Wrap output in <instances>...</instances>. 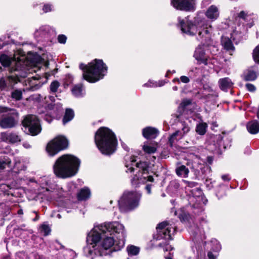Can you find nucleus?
I'll use <instances>...</instances> for the list:
<instances>
[{
  "mask_svg": "<svg viewBox=\"0 0 259 259\" xmlns=\"http://www.w3.org/2000/svg\"><path fill=\"white\" fill-rule=\"evenodd\" d=\"M221 43L224 48L227 51H229L230 54L234 51L235 47L230 39L228 37L223 36L222 37Z\"/></svg>",
  "mask_w": 259,
  "mask_h": 259,
  "instance_id": "nucleus-28",
  "label": "nucleus"
},
{
  "mask_svg": "<svg viewBox=\"0 0 259 259\" xmlns=\"http://www.w3.org/2000/svg\"><path fill=\"white\" fill-rule=\"evenodd\" d=\"M222 179L224 180V181H229L230 180V178H229V175H223L222 176Z\"/></svg>",
  "mask_w": 259,
  "mask_h": 259,
  "instance_id": "nucleus-56",
  "label": "nucleus"
},
{
  "mask_svg": "<svg viewBox=\"0 0 259 259\" xmlns=\"http://www.w3.org/2000/svg\"><path fill=\"white\" fill-rule=\"evenodd\" d=\"M0 62L4 67H10L11 72H14V75L0 78V90L2 91L11 90L20 81V77H26L29 72V62L21 50H18L13 57L2 54L0 56Z\"/></svg>",
  "mask_w": 259,
  "mask_h": 259,
  "instance_id": "nucleus-2",
  "label": "nucleus"
},
{
  "mask_svg": "<svg viewBox=\"0 0 259 259\" xmlns=\"http://www.w3.org/2000/svg\"><path fill=\"white\" fill-rule=\"evenodd\" d=\"M23 145L26 149H29L31 147V146L28 142H24Z\"/></svg>",
  "mask_w": 259,
  "mask_h": 259,
  "instance_id": "nucleus-59",
  "label": "nucleus"
},
{
  "mask_svg": "<svg viewBox=\"0 0 259 259\" xmlns=\"http://www.w3.org/2000/svg\"><path fill=\"white\" fill-rule=\"evenodd\" d=\"M212 125L214 127H217L218 126V124L217 123V122H215H215H212Z\"/></svg>",
  "mask_w": 259,
  "mask_h": 259,
  "instance_id": "nucleus-62",
  "label": "nucleus"
},
{
  "mask_svg": "<svg viewBox=\"0 0 259 259\" xmlns=\"http://www.w3.org/2000/svg\"><path fill=\"white\" fill-rule=\"evenodd\" d=\"M178 89V87L177 86H174L172 87V90L175 91H177Z\"/></svg>",
  "mask_w": 259,
  "mask_h": 259,
  "instance_id": "nucleus-63",
  "label": "nucleus"
},
{
  "mask_svg": "<svg viewBox=\"0 0 259 259\" xmlns=\"http://www.w3.org/2000/svg\"><path fill=\"white\" fill-rule=\"evenodd\" d=\"M205 16L211 21L217 20L219 17V11L218 8L215 6H211L206 11Z\"/></svg>",
  "mask_w": 259,
  "mask_h": 259,
  "instance_id": "nucleus-24",
  "label": "nucleus"
},
{
  "mask_svg": "<svg viewBox=\"0 0 259 259\" xmlns=\"http://www.w3.org/2000/svg\"><path fill=\"white\" fill-rule=\"evenodd\" d=\"M205 185L209 189L213 187L212 185V181L210 179H207L205 180Z\"/></svg>",
  "mask_w": 259,
  "mask_h": 259,
  "instance_id": "nucleus-52",
  "label": "nucleus"
},
{
  "mask_svg": "<svg viewBox=\"0 0 259 259\" xmlns=\"http://www.w3.org/2000/svg\"><path fill=\"white\" fill-rule=\"evenodd\" d=\"M79 159L72 155H63L59 157L53 165L55 176L61 179H68L74 176L80 166Z\"/></svg>",
  "mask_w": 259,
  "mask_h": 259,
  "instance_id": "nucleus-4",
  "label": "nucleus"
},
{
  "mask_svg": "<svg viewBox=\"0 0 259 259\" xmlns=\"http://www.w3.org/2000/svg\"><path fill=\"white\" fill-rule=\"evenodd\" d=\"M60 83L57 80L53 81L50 84V88L51 92L55 93L57 92Z\"/></svg>",
  "mask_w": 259,
  "mask_h": 259,
  "instance_id": "nucleus-43",
  "label": "nucleus"
},
{
  "mask_svg": "<svg viewBox=\"0 0 259 259\" xmlns=\"http://www.w3.org/2000/svg\"><path fill=\"white\" fill-rule=\"evenodd\" d=\"M0 116H4L0 119V126L3 128H11L16 124L15 110L6 107L0 106Z\"/></svg>",
  "mask_w": 259,
  "mask_h": 259,
  "instance_id": "nucleus-12",
  "label": "nucleus"
},
{
  "mask_svg": "<svg viewBox=\"0 0 259 259\" xmlns=\"http://www.w3.org/2000/svg\"><path fill=\"white\" fill-rule=\"evenodd\" d=\"M200 228L197 225L193 224L189 227V231L193 237L198 240L205 238L204 228L207 227V221L206 218H202L200 220Z\"/></svg>",
  "mask_w": 259,
  "mask_h": 259,
  "instance_id": "nucleus-15",
  "label": "nucleus"
},
{
  "mask_svg": "<svg viewBox=\"0 0 259 259\" xmlns=\"http://www.w3.org/2000/svg\"><path fill=\"white\" fill-rule=\"evenodd\" d=\"M151 185H147L145 187V189L149 194H151Z\"/></svg>",
  "mask_w": 259,
  "mask_h": 259,
  "instance_id": "nucleus-55",
  "label": "nucleus"
},
{
  "mask_svg": "<svg viewBox=\"0 0 259 259\" xmlns=\"http://www.w3.org/2000/svg\"><path fill=\"white\" fill-rule=\"evenodd\" d=\"M14 168L17 169L18 171L21 170H25L26 167L23 164H21L20 162H16Z\"/></svg>",
  "mask_w": 259,
  "mask_h": 259,
  "instance_id": "nucleus-48",
  "label": "nucleus"
},
{
  "mask_svg": "<svg viewBox=\"0 0 259 259\" xmlns=\"http://www.w3.org/2000/svg\"><path fill=\"white\" fill-rule=\"evenodd\" d=\"M11 97L15 100H20L22 99V93L20 90H15L11 93Z\"/></svg>",
  "mask_w": 259,
  "mask_h": 259,
  "instance_id": "nucleus-41",
  "label": "nucleus"
},
{
  "mask_svg": "<svg viewBox=\"0 0 259 259\" xmlns=\"http://www.w3.org/2000/svg\"><path fill=\"white\" fill-rule=\"evenodd\" d=\"M22 130L27 134L36 136L41 131L39 121L34 115H29L25 117L22 121Z\"/></svg>",
  "mask_w": 259,
  "mask_h": 259,
  "instance_id": "nucleus-11",
  "label": "nucleus"
},
{
  "mask_svg": "<svg viewBox=\"0 0 259 259\" xmlns=\"http://www.w3.org/2000/svg\"><path fill=\"white\" fill-rule=\"evenodd\" d=\"M180 81L183 83H187L190 81V79L186 76H182L180 77Z\"/></svg>",
  "mask_w": 259,
  "mask_h": 259,
  "instance_id": "nucleus-53",
  "label": "nucleus"
},
{
  "mask_svg": "<svg viewBox=\"0 0 259 259\" xmlns=\"http://www.w3.org/2000/svg\"><path fill=\"white\" fill-rule=\"evenodd\" d=\"M171 5L177 10L192 12L196 8V0H171Z\"/></svg>",
  "mask_w": 259,
  "mask_h": 259,
  "instance_id": "nucleus-16",
  "label": "nucleus"
},
{
  "mask_svg": "<svg viewBox=\"0 0 259 259\" xmlns=\"http://www.w3.org/2000/svg\"><path fill=\"white\" fill-rule=\"evenodd\" d=\"M245 87L247 90L250 92H254L256 89L255 86L251 83L246 84Z\"/></svg>",
  "mask_w": 259,
  "mask_h": 259,
  "instance_id": "nucleus-50",
  "label": "nucleus"
},
{
  "mask_svg": "<svg viewBox=\"0 0 259 259\" xmlns=\"http://www.w3.org/2000/svg\"><path fill=\"white\" fill-rule=\"evenodd\" d=\"M126 236L124 226L118 222L96 225L88 235L84 252L87 256L110 255L124 246Z\"/></svg>",
  "mask_w": 259,
  "mask_h": 259,
  "instance_id": "nucleus-1",
  "label": "nucleus"
},
{
  "mask_svg": "<svg viewBox=\"0 0 259 259\" xmlns=\"http://www.w3.org/2000/svg\"><path fill=\"white\" fill-rule=\"evenodd\" d=\"M158 134L159 132L156 128L150 126L146 127L142 130L143 136L147 139H155Z\"/></svg>",
  "mask_w": 259,
  "mask_h": 259,
  "instance_id": "nucleus-23",
  "label": "nucleus"
},
{
  "mask_svg": "<svg viewBox=\"0 0 259 259\" xmlns=\"http://www.w3.org/2000/svg\"><path fill=\"white\" fill-rule=\"evenodd\" d=\"M258 74V69L256 67H252L248 68L244 72V79L247 81H253L256 79Z\"/></svg>",
  "mask_w": 259,
  "mask_h": 259,
  "instance_id": "nucleus-22",
  "label": "nucleus"
},
{
  "mask_svg": "<svg viewBox=\"0 0 259 259\" xmlns=\"http://www.w3.org/2000/svg\"><path fill=\"white\" fill-rule=\"evenodd\" d=\"M211 243L212 244L211 249L214 252H217L221 250V246L218 240H217L216 239H213L211 241Z\"/></svg>",
  "mask_w": 259,
  "mask_h": 259,
  "instance_id": "nucleus-42",
  "label": "nucleus"
},
{
  "mask_svg": "<svg viewBox=\"0 0 259 259\" xmlns=\"http://www.w3.org/2000/svg\"><path fill=\"white\" fill-rule=\"evenodd\" d=\"M248 132L251 134H256L259 132V122L257 120H252L246 124Z\"/></svg>",
  "mask_w": 259,
  "mask_h": 259,
  "instance_id": "nucleus-26",
  "label": "nucleus"
},
{
  "mask_svg": "<svg viewBox=\"0 0 259 259\" xmlns=\"http://www.w3.org/2000/svg\"><path fill=\"white\" fill-rule=\"evenodd\" d=\"M192 168L196 171L199 172L200 171H201L202 173H204L203 169L206 168V169L208 170L209 172L210 171L211 168L210 167L206 165H205L203 164H202L199 161H193L192 163Z\"/></svg>",
  "mask_w": 259,
  "mask_h": 259,
  "instance_id": "nucleus-29",
  "label": "nucleus"
},
{
  "mask_svg": "<svg viewBox=\"0 0 259 259\" xmlns=\"http://www.w3.org/2000/svg\"><path fill=\"white\" fill-rule=\"evenodd\" d=\"M54 97L52 96H48L43 97L42 96L40 95H35L33 96V99L37 101V102L41 103L42 106H45V105L50 104L49 102V100L53 101L54 100Z\"/></svg>",
  "mask_w": 259,
  "mask_h": 259,
  "instance_id": "nucleus-30",
  "label": "nucleus"
},
{
  "mask_svg": "<svg viewBox=\"0 0 259 259\" xmlns=\"http://www.w3.org/2000/svg\"><path fill=\"white\" fill-rule=\"evenodd\" d=\"M58 41L59 43L64 44L66 43L67 37L63 34H60L58 36Z\"/></svg>",
  "mask_w": 259,
  "mask_h": 259,
  "instance_id": "nucleus-49",
  "label": "nucleus"
},
{
  "mask_svg": "<svg viewBox=\"0 0 259 259\" xmlns=\"http://www.w3.org/2000/svg\"><path fill=\"white\" fill-rule=\"evenodd\" d=\"M172 247H171V246L170 245H168V244L166 245L164 248H163V250L164 251H168L169 250H172Z\"/></svg>",
  "mask_w": 259,
  "mask_h": 259,
  "instance_id": "nucleus-57",
  "label": "nucleus"
},
{
  "mask_svg": "<svg viewBox=\"0 0 259 259\" xmlns=\"http://www.w3.org/2000/svg\"><path fill=\"white\" fill-rule=\"evenodd\" d=\"M207 256L209 259H216L217 255L213 254L211 251H209L207 253Z\"/></svg>",
  "mask_w": 259,
  "mask_h": 259,
  "instance_id": "nucleus-54",
  "label": "nucleus"
},
{
  "mask_svg": "<svg viewBox=\"0 0 259 259\" xmlns=\"http://www.w3.org/2000/svg\"><path fill=\"white\" fill-rule=\"evenodd\" d=\"M91 195L90 190L87 187H84L78 192L77 197L78 200L85 201L90 198Z\"/></svg>",
  "mask_w": 259,
  "mask_h": 259,
  "instance_id": "nucleus-27",
  "label": "nucleus"
},
{
  "mask_svg": "<svg viewBox=\"0 0 259 259\" xmlns=\"http://www.w3.org/2000/svg\"><path fill=\"white\" fill-rule=\"evenodd\" d=\"M236 20L242 23L243 26L247 28L251 27L253 25L252 15L244 11H241L238 15Z\"/></svg>",
  "mask_w": 259,
  "mask_h": 259,
  "instance_id": "nucleus-19",
  "label": "nucleus"
},
{
  "mask_svg": "<svg viewBox=\"0 0 259 259\" xmlns=\"http://www.w3.org/2000/svg\"><path fill=\"white\" fill-rule=\"evenodd\" d=\"M79 68L83 70V78L92 83L102 79L107 72V66L103 60L97 59L87 65L80 64Z\"/></svg>",
  "mask_w": 259,
  "mask_h": 259,
  "instance_id": "nucleus-7",
  "label": "nucleus"
},
{
  "mask_svg": "<svg viewBox=\"0 0 259 259\" xmlns=\"http://www.w3.org/2000/svg\"><path fill=\"white\" fill-rule=\"evenodd\" d=\"M11 163V160L7 156H0V169L10 167Z\"/></svg>",
  "mask_w": 259,
  "mask_h": 259,
  "instance_id": "nucleus-34",
  "label": "nucleus"
},
{
  "mask_svg": "<svg viewBox=\"0 0 259 259\" xmlns=\"http://www.w3.org/2000/svg\"><path fill=\"white\" fill-rule=\"evenodd\" d=\"M165 83L164 80H160L158 82L149 80L147 82L144 84L143 86L146 88H155L163 86Z\"/></svg>",
  "mask_w": 259,
  "mask_h": 259,
  "instance_id": "nucleus-37",
  "label": "nucleus"
},
{
  "mask_svg": "<svg viewBox=\"0 0 259 259\" xmlns=\"http://www.w3.org/2000/svg\"><path fill=\"white\" fill-rule=\"evenodd\" d=\"M215 139L218 141V148H220L222 146V140H223V137L221 135H217L215 136Z\"/></svg>",
  "mask_w": 259,
  "mask_h": 259,
  "instance_id": "nucleus-51",
  "label": "nucleus"
},
{
  "mask_svg": "<svg viewBox=\"0 0 259 259\" xmlns=\"http://www.w3.org/2000/svg\"><path fill=\"white\" fill-rule=\"evenodd\" d=\"M125 166L126 168V172H133L136 167L137 174L131 179L132 185L137 186L139 184L147 182H152L154 179L152 176L149 175V165L146 161L136 162V157L126 156L125 159Z\"/></svg>",
  "mask_w": 259,
  "mask_h": 259,
  "instance_id": "nucleus-5",
  "label": "nucleus"
},
{
  "mask_svg": "<svg viewBox=\"0 0 259 259\" xmlns=\"http://www.w3.org/2000/svg\"><path fill=\"white\" fill-rule=\"evenodd\" d=\"M183 127L182 128L181 132L182 133V135H183V137L187 134L190 130V127L189 126L188 124H186L185 122H184L182 124Z\"/></svg>",
  "mask_w": 259,
  "mask_h": 259,
  "instance_id": "nucleus-47",
  "label": "nucleus"
},
{
  "mask_svg": "<svg viewBox=\"0 0 259 259\" xmlns=\"http://www.w3.org/2000/svg\"><path fill=\"white\" fill-rule=\"evenodd\" d=\"M55 34V30L53 28L49 25H44L35 31L34 36L37 41H43L49 39Z\"/></svg>",
  "mask_w": 259,
  "mask_h": 259,
  "instance_id": "nucleus-17",
  "label": "nucleus"
},
{
  "mask_svg": "<svg viewBox=\"0 0 259 259\" xmlns=\"http://www.w3.org/2000/svg\"><path fill=\"white\" fill-rule=\"evenodd\" d=\"M54 10V7L52 4H45L42 8V11L44 13H48Z\"/></svg>",
  "mask_w": 259,
  "mask_h": 259,
  "instance_id": "nucleus-46",
  "label": "nucleus"
},
{
  "mask_svg": "<svg viewBox=\"0 0 259 259\" xmlns=\"http://www.w3.org/2000/svg\"><path fill=\"white\" fill-rule=\"evenodd\" d=\"M157 234L155 236L156 240H172V236L176 231V227L174 224L167 221L159 223L156 227Z\"/></svg>",
  "mask_w": 259,
  "mask_h": 259,
  "instance_id": "nucleus-13",
  "label": "nucleus"
},
{
  "mask_svg": "<svg viewBox=\"0 0 259 259\" xmlns=\"http://www.w3.org/2000/svg\"><path fill=\"white\" fill-rule=\"evenodd\" d=\"M30 89L32 91L36 90L39 89L43 84L41 81H39L37 77H33L30 80Z\"/></svg>",
  "mask_w": 259,
  "mask_h": 259,
  "instance_id": "nucleus-33",
  "label": "nucleus"
},
{
  "mask_svg": "<svg viewBox=\"0 0 259 259\" xmlns=\"http://www.w3.org/2000/svg\"><path fill=\"white\" fill-rule=\"evenodd\" d=\"M253 58L254 61L259 64V45L253 50Z\"/></svg>",
  "mask_w": 259,
  "mask_h": 259,
  "instance_id": "nucleus-45",
  "label": "nucleus"
},
{
  "mask_svg": "<svg viewBox=\"0 0 259 259\" xmlns=\"http://www.w3.org/2000/svg\"><path fill=\"white\" fill-rule=\"evenodd\" d=\"M219 84L222 90L227 91L232 87L233 83L229 77H225L219 79Z\"/></svg>",
  "mask_w": 259,
  "mask_h": 259,
  "instance_id": "nucleus-25",
  "label": "nucleus"
},
{
  "mask_svg": "<svg viewBox=\"0 0 259 259\" xmlns=\"http://www.w3.org/2000/svg\"><path fill=\"white\" fill-rule=\"evenodd\" d=\"M95 141L103 154L110 155L115 151L117 140L114 134L108 128L100 127L96 133Z\"/></svg>",
  "mask_w": 259,
  "mask_h": 259,
  "instance_id": "nucleus-6",
  "label": "nucleus"
},
{
  "mask_svg": "<svg viewBox=\"0 0 259 259\" xmlns=\"http://www.w3.org/2000/svg\"><path fill=\"white\" fill-rule=\"evenodd\" d=\"M72 94L76 97H82L85 94L84 89L81 84L75 85L71 90Z\"/></svg>",
  "mask_w": 259,
  "mask_h": 259,
  "instance_id": "nucleus-31",
  "label": "nucleus"
},
{
  "mask_svg": "<svg viewBox=\"0 0 259 259\" xmlns=\"http://www.w3.org/2000/svg\"><path fill=\"white\" fill-rule=\"evenodd\" d=\"M257 117L259 119V106H258V110L257 112Z\"/></svg>",
  "mask_w": 259,
  "mask_h": 259,
  "instance_id": "nucleus-64",
  "label": "nucleus"
},
{
  "mask_svg": "<svg viewBox=\"0 0 259 259\" xmlns=\"http://www.w3.org/2000/svg\"><path fill=\"white\" fill-rule=\"evenodd\" d=\"M143 149L146 153H154L156 150V147L155 145H151L150 144L145 143L143 146Z\"/></svg>",
  "mask_w": 259,
  "mask_h": 259,
  "instance_id": "nucleus-39",
  "label": "nucleus"
},
{
  "mask_svg": "<svg viewBox=\"0 0 259 259\" xmlns=\"http://www.w3.org/2000/svg\"><path fill=\"white\" fill-rule=\"evenodd\" d=\"M180 79H179L178 78H174L172 80L174 82H178V83L180 82Z\"/></svg>",
  "mask_w": 259,
  "mask_h": 259,
  "instance_id": "nucleus-61",
  "label": "nucleus"
},
{
  "mask_svg": "<svg viewBox=\"0 0 259 259\" xmlns=\"http://www.w3.org/2000/svg\"><path fill=\"white\" fill-rule=\"evenodd\" d=\"M177 175L182 178H187L189 173V170L186 166L181 165L177 167L176 169Z\"/></svg>",
  "mask_w": 259,
  "mask_h": 259,
  "instance_id": "nucleus-32",
  "label": "nucleus"
},
{
  "mask_svg": "<svg viewBox=\"0 0 259 259\" xmlns=\"http://www.w3.org/2000/svg\"><path fill=\"white\" fill-rule=\"evenodd\" d=\"M38 182L42 191L40 193L43 195L48 200H51L57 198H60L65 195V192L63 188L57 184L52 183L50 179L47 177L40 178Z\"/></svg>",
  "mask_w": 259,
  "mask_h": 259,
  "instance_id": "nucleus-8",
  "label": "nucleus"
},
{
  "mask_svg": "<svg viewBox=\"0 0 259 259\" xmlns=\"http://www.w3.org/2000/svg\"><path fill=\"white\" fill-rule=\"evenodd\" d=\"M74 114L73 111L71 109H67L63 118V123L65 124L71 121L74 117Z\"/></svg>",
  "mask_w": 259,
  "mask_h": 259,
  "instance_id": "nucleus-35",
  "label": "nucleus"
},
{
  "mask_svg": "<svg viewBox=\"0 0 259 259\" xmlns=\"http://www.w3.org/2000/svg\"><path fill=\"white\" fill-rule=\"evenodd\" d=\"M186 185L185 187L186 192L189 196V203L194 208L199 207L201 203H204L202 192L198 186V183L194 182H189L184 180Z\"/></svg>",
  "mask_w": 259,
  "mask_h": 259,
  "instance_id": "nucleus-9",
  "label": "nucleus"
},
{
  "mask_svg": "<svg viewBox=\"0 0 259 259\" xmlns=\"http://www.w3.org/2000/svg\"><path fill=\"white\" fill-rule=\"evenodd\" d=\"M239 31L238 30H235L233 33L231 34V37L233 39L235 38L236 35L238 34Z\"/></svg>",
  "mask_w": 259,
  "mask_h": 259,
  "instance_id": "nucleus-58",
  "label": "nucleus"
},
{
  "mask_svg": "<svg viewBox=\"0 0 259 259\" xmlns=\"http://www.w3.org/2000/svg\"><path fill=\"white\" fill-rule=\"evenodd\" d=\"M207 128V124L205 122H201L198 123L196 127V132L200 135H204Z\"/></svg>",
  "mask_w": 259,
  "mask_h": 259,
  "instance_id": "nucleus-36",
  "label": "nucleus"
},
{
  "mask_svg": "<svg viewBox=\"0 0 259 259\" xmlns=\"http://www.w3.org/2000/svg\"><path fill=\"white\" fill-rule=\"evenodd\" d=\"M213 160V159L211 157H207V161L209 163L211 164L212 161Z\"/></svg>",
  "mask_w": 259,
  "mask_h": 259,
  "instance_id": "nucleus-60",
  "label": "nucleus"
},
{
  "mask_svg": "<svg viewBox=\"0 0 259 259\" xmlns=\"http://www.w3.org/2000/svg\"><path fill=\"white\" fill-rule=\"evenodd\" d=\"M193 56L199 63H202L205 65L209 66L215 63L214 59H211L206 56L203 46L202 45H199L196 48Z\"/></svg>",
  "mask_w": 259,
  "mask_h": 259,
  "instance_id": "nucleus-18",
  "label": "nucleus"
},
{
  "mask_svg": "<svg viewBox=\"0 0 259 259\" xmlns=\"http://www.w3.org/2000/svg\"><path fill=\"white\" fill-rule=\"evenodd\" d=\"M2 141L10 143H15L21 141L20 137L16 133L3 132L1 134Z\"/></svg>",
  "mask_w": 259,
  "mask_h": 259,
  "instance_id": "nucleus-20",
  "label": "nucleus"
},
{
  "mask_svg": "<svg viewBox=\"0 0 259 259\" xmlns=\"http://www.w3.org/2000/svg\"><path fill=\"white\" fill-rule=\"evenodd\" d=\"M191 100L188 99H184L181 103L179 108L183 110V112L184 113L189 109V106L191 105Z\"/></svg>",
  "mask_w": 259,
  "mask_h": 259,
  "instance_id": "nucleus-40",
  "label": "nucleus"
},
{
  "mask_svg": "<svg viewBox=\"0 0 259 259\" xmlns=\"http://www.w3.org/2000/svg\"><path fill=\"white\" fill-rule=\"evenodd\" d=\"M68 146V141L63 136H59L56 137L47 145L46 150L48 154L53 156L59 151L66 148Z\"/></svg>",
  "mask_w": 259,
  "mask_h": 259,
  "instance_id": "nucleus-14",
  "label": "nucleus"
},
{
  "mask_svg": "<svg viewBox=\"0 0 259 259\" xmlns=\"http://www.w3.org/2000/svg\"><path fill=\"white\" fill-rule=\"evenodd\" d=\"M183 135L181 131L178 130L171 134L168 137V144L171 148H177L179 141L182 139Z\"/></svg>",
  "mask_w": 259,
  "mask_h": 259,
  "instance_id": "nucleus-21",
  "label": "nucleus"
},
{
  "mask_svg": "<svg viewBox=\"0 0 259 259\" xmlns=\"http://www.w3.org/2000/svg\"><path fill=\"white\" fill-rule=\"evenodd\" d=\"M179 23L182 33L190 36L197 34L198 40L204 45H210L212 28L210 22L205 18L198 14L193 20L187 18L181 20L179 18Z\"/></svg>",
  "mask_w": 259,
  "mask_h": 259,
  "instance_id": "nucleus-3",
  "label": "nucleus"
},
{
  "mask_svg": "<svg viewBox=\"0 0 259 259\" xmlns=\"http://www.w3.org/2000/svg\"><path fill=\"white\" fill-rule=\"evenodd\" d=\"M126 251L129 256H135L139 254L140 248L133 245H130L127 246Z\"/></svg>",
  "mask_w": 259,
  "mask_h": 259,
  "instance_id": "nucleus-38",
  "label": "nucleus"
},
{
  "mask_svg": "<svg viewBox=\"0 0 259 259\" xmlns=\"http://www.w3.org/2000/svg\"><path fill=\"white\" fill-rule=\"evenodd\" d=\"M141 194L135 191H125L118 200V205L121 211L133 210L139 205Z\"/></svg>",
  "mask_w": 259,
  "mask_h": 259,
  "instance_id": "nucleus-10",
  "label": "nucleus"
},
{
  "mask_svg": "<svg viewBox=\"0 0 259 259\" xmlns=\"http://www.w3.org/2000/svg\"><path fill=\"white\" fill-rule=\"evenodd\" d=\"M40 231L41 233H44L45 236H47L49 234L51 229L48 225L43 224L40 227Z\"/></svg>",
  "mask_w": 259,
  "mask_h": 259,
  "instance_id": "nucleus-44",
  "label": "nucleus"
}]
</instances>
